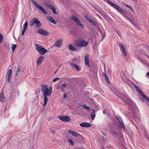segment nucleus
<instances>
[{"label": "nucleus", "instance_id": "obj_49", "mask_svg": "<svg viewBox=\"0 0 149 149\" xmlns=\"http://www.w3.org/2000/svg\"><path fill=\"white\" fill-rule=\"evenodd\" d=\"M146 75L147 76H148V77H149V72H147L146 73Z\"/></svg>", "mask_w": 149, "mask_h": 149}, {"label": "nucleus", "instance_id": "obj_23", "mask_svg": "<svg viewBox=\"0 0 149 149\" xmlns=\"http://www.w3.org/2000/svg\"><path fill=\"white\" fill-rule=\"evenodd\" d=\"M92 111L93 113L91 114V119L92 120H94V118L95 116V111L94 109H93Z\"/></svg>", "mask_w": 149, "mask_h": 149}, {"label": "nucleus", "instance_id": "obj_50", "mask_svg": "<svg viewBox=\"0 0 149 149\" xmlns=\"http://www.w3.org/2000/svg\"><path fill=\"white\" fill-rule=\"evenodd\" d=\"M104 70H105V68H106V67H105V65L104 63Z\"/></svg>", "mask_w": 149, "mask_h": 149}, {"label": "nucleus", "instance_id": "obj_12", "mask_svg": "<svg viewBox=\"0 0 149 149\" xmlns=\"http://www.w3.org/2000/svg\"><path fill=\"white\" fill-rule=\"evenodd\" d=\"M38 32L39 34H41L45 35H47L49 34V33L48 32L42 29H39L38 31Z\"/></svg>", "mask_w": 149, "mask_h": 149}, {"label": "nucleus", "instance_id": "obj_55", "mask_svg": "<svg viewBox=\"0 0 149 149\" xmlns=\"http://www.w3.org/2000/svg\"><path fill=\"white\" fill-rule=\"evenodd\" d=\"M141 100H143V98H141Z\"/></svg>", "mask_w": 149, "mask_h": 149}, {"label": "nucleus", "instance_id": "obj_3", "mask_svg": "<svg viewBox=\"0 0 149 149\" xmlns=\"http://www.w3.org/2000/svg\"><path fill=\"white\" fill-rule=\"evenodd\" d=\"M107 3L109 4L111 6H113V7L115 8L118 11H119L122 15L123 16H125L126 15V12H125L124 10L123 9H122L119 6H118L116 4L113 3L110 1L109 0H108L107 1Z\"/></svg>", "mask_w": 149, "mask_h": 149}, {"label": "nucleus", "instance_id": "obj_30", "mask_svg": "<svg viewBox=\"0 0 149 149\" xmlns=\"http://www.w3.org/2000/svg\"><path fill=\"white\" fill-rule=\"evenodd\" d=\"M120 46L121 49V50L123 52L125 50V48L124 46V45L123 44H120Z\"/></svg>", "mask_w": 149, "mask_h": 149}, {"label": "nucleus", "instance_id": "obj_6", "mask_svg": "<svg viewBox=\"0 0 149 149\" xmlns=\"http://www.w3.org/2000/svg\"><path fill=\"white\" fill-rule=\"evenodd\" d=\"M31 1L32 2L33 4L39 10H41L43 13L45 14H47V13L46 10L40 5L38 3H36L33 0H31Z\"/></svg>", "mask_w": 149, "mask_h": 149}, {"label": "nucleus", "instance_id": "obj_8", "mask_svg": "<svg viewBox=\"0 0 149 149\" xmlns=\"http://www.w3.org/2000/svg\"><path fill=\"white\" fill-rule=\"evenodd\" d=\"M12 74V70L10 69L7 71L5 77L8 83H9L10 82V79Z\"/></svg>", "mask_w": 149, "mask_h": 149}, {"label": "nucleus", "instance_id": "obj_10", "mask_svg": "<svg viewBox=\"0 0 149 149\" xmlns=\"http://www.w3.org/2000/svg\"><path fill=\"white\" fill-rule=\"evenodd\" d=\"M34 24H36L37 27H39L41 26V24L40 21L36 18H33Z\"/></svg>", "mask_w": 149, "mask_h": 149}, {"label": "nucleus", "instance_id": "obj_25", "mask_svg": "<svg viewBox=\"0 0 149 149\" xmlns=\"http://www.w3.org/2000/svg\"><path fill=\"white\" fill-rule=\"evenodd\" d=\"M82 107L85 109H86L88 111H90L91 108L87 106L86 104H84L82 105Z\"/></svg>", "mask_w": 149, "mask_h": 149}, {"label": "nucleus", "instance_id": "obj_27", "mask_svg": "<svg viewBox=\"0 0 149 149\" xmlns=\"http://www.w3.org/2000/svg\"><path fill=\"white\" fill-rule=\"evenodd\" d=\"M17 47L16 45L14 44H13L11 46V47L12 49V51L13 52H14V51L15 48H16Z\"/></svg>", "mask_w": 149, "mask_h": 149}, {"label": "nucleus", "instance_id": "obj_52", "mask_svg": "<svg viewBox=\"0 0 149 149\" xmlns=\"http://www.w3.org/2000/svg\"><path fill=\"white\" fill-rule=\"evenodd\" d=\"M132 1H133L135 2H136V1L137 0H131Z\"/></svg>", "mask_w": 149, "mask_h": 149}, {"label": "nucleus", "instance_id": "obj_20", "mask_svg": "<svg viewBox=\"0 0 149 149\" xmlns=\"http://www.w3.org/2000/svg\"><path fill=\"white\" fill-rule=\"evenodd\" d=\"M71 19L73 20L74 21L76 24L78 23V22L79 21V19L78 18L74 15H72V16H71Z\"/></svg>", "mask_w": 149, "mask_h": 149}, {"label": "nucleus", "instance_id": "obj_45", "mask_svg": "<svg viewBox=\"0 0 149 149\" xmlns=\"http://www.w3.org/2000/svg\"><path fill=\"white\" fill-rule=\"evenodd\" d=\"M67 96V94L66 93H65L63 97L64 98H66Z\"/></svg>", "mask_w": 149, "mask_h": 149}, {"label": "nucleus", "instance_id": "obj_44", "mask_svg": "<svg viewBox=\"0 0 149 149\" xmlns=\"http://www.w3.org/2000/svg\"><path fill=\"white\" fill-rule=\"evenodd\" d=\"M77 60V59L76 58H74L72 60V63H74V61H76Z\"/></svg>", "mask_w": 149, "mask_h": 149}, {"label": "nucleus", "instance_id": "obj_16", "mask_svg": "<svg viewBox=\"0 0 149 149\" xmlns=\"http://www.w3.org/2000/svg\"><path fill=\"white\" fill-rule=\"evenodd\" d=\"M80 126L81 127H88L91 126V125L90 123L84 122L81 123Z\"/></svg>", "mask_w": 149, "mask_h": 149}, {"label": "nucleus", "instance_id": "obj_42", "mask_svg": "<svg viewBox=\"0 0 149 149\" xmlns=\"http://www.w3.org/2000/svg\"><path fill=\"white\" fill-rule=\"evenodd\" d=\"M128 8H130V10L132 11V12H133V8H132V7H131V6H129L128 7Z\"/></svg>", "mask_w": 149, "mask_h": 149}, {"label": "nucleus", "instance_id": "obj_38", "mask_svg": "<svg viewBox=\"0 0 149 149\" xmlns=\"http://www.w3.org/2000/svg\"><path fill=\"white\" fill-rule=\"evenodd\" d=\"M53 12L54 13V14H57V12H56V9L55 8L53 10H52Z\"/></svg>", "mask_w": 149, "mask_h": 149}, {"label": "nucleus", "instance_id": "obj_14", "mask_svg": "<svg viewBox=\"0 0 149 149\" xmlns=\"http://www.w3.org/2000/svg\"><path fill=\"white\" fill-rule=\"evenodd\" d=\"M6 100V97L4 96L3 93L2 91L0 95V101L2 103L5 102Z\"/></svg>", "mask_w": 149, "mask_h": 149}, {"label": "nucleus", "instance_id": "obj_24", "mask_svg": "<svg viewBox=\"0 0 149 149\" xmlns=\"http://www.w3.org/2000/svg\"><path fill=\"white\" fill-rule=\"evenodd\" d=\"M119 127L121 129H125V127L123 122L120 123L119 124Z\"/></svg>", "mask_w": 149, "mask_h": 149}, {"label": "nucleus", "instance_id": "obj_54", "mask_svg": "<svg viewBox=\"0 0 149 149\" xmlns=\"http://www.w3.org/2000/svg\"><path fill=\"white\" fill-rule=\"evenodd\" d=\"M58 70H57L56 71H55L54 72V74H55L56 73V72H57V71H58Z\"/></svg>", "mask_w": 149, "mask_h": 149}, {"label": "nucleus", "instance_id": "obj_34", "mask_svg": "<svg viewBox=\"0 0 149 149\" xmlns=\"http://www.w3.org/2000/svg\"><path fill=\"white\" fill-rule=\"evenodd\" d=\"M117 119L119 121L120 123L123 122V120L121 118L118 117L117 118Z\"/></svg>", "mask_w": 149, "mask_h": 149}, {"label": "nucleus", "instance_id": "obj_48", "mask_svg": "<svg viewBox=\"0 0 149 149\" xmlns=\"http://www.w3.org/2000/svg\"><path fill=\"white\" fill-rule=\"evenodd\" d=\"M60 90L62 91H63V92H65V91L64 89L63 88H62V87H61L60 88Z\"/></svg>", "mask_w": 149, "mask_h": 149}, {"label": "nucleus", "instance_id": "obj_9", "mask_svg": "<svg viewBox=\"0 0 149 149\" xmlns=\"http://www.w3.org/2000/svg\"><path fill=\"white\" fill-rule=\"evenodd\" d=\"M84 61L85 65L87 66V68L89 69L90 68V65L89 64V59L88 55H86L84 57Z\"/></svg>", "mask_w": 149, "mask_h": 149}, {"label": "nucleus", "instance_id": "obj_51", "mask_svg": "<svg viewBox=\"0 0 149 149\" xmlns=\"http://www.w3.org/2000/svg\"><path fill=\"white\" fill-rule=\"evenodd\" d=\"M125 6H126V7L128 8V7L129 6V5H127V4H125Z\"/></svg>", "mask_w": 149, "mask_h": 149}, {"label": "nucleus", "instance_id": "obj_7", "mask_svg": "<svg viewBox=\"0 0 149 149\" xmlns=\"http://www.w3.org/2000/svg\"><path fill=\"white\" fill-rule=\"evenodd\" d=\"M58 118L63 121L68 122L71 121L70 118L68 116H58Z\"/></svg>", "mask_w": 149, "mask_h": 149}, {"label": "nucleus", "instance_id": "obj_4", "mask_svg": "<svg viewBox=\"0 0 149 149\" xmlns=\"http://www.w3.org/2000/svg\"><path fill=\"white\" fill-rule=\"evenodd\" d=\"M35 46L36 50L41 54L43 55L47 52V49L42 47L40 45L36 44Z\"/></svg>", "mask_w": 149, "mask_h": 149}, {"label": "nucleus", "instance_id": "obj_28", "mask_svg": "<svg viewBox=\"0 0 149 149\" xmlns=\"http://www.w3.org/2000/svg\"><path fill=\"white\" fill-rule=\"evenodd\" d=\"M77 24L81 28H83L84 27V25L81 23L80 21H79L78 23H77Z\"/></svg>", "mask_w": 149, "mask_h": 149}, {"label": "nucleus", "instance_id": "obj_36", "mask_svg": "<svg viewBox=\"0 0 149 149\" xmlns=\"http://www.w3.org/2000/svg\"><path fill=\"white\" fill-rule=\"evenodd\" d=\"M49 8L50 9H52V10H53L55 8V7L52 5H50L49 6Z\"/></svg>", "mask_w": 149, "mask_h": 149}, {"label": "nucleus", "instance_id": "obj_2", "mask_svg": "<svg viewBox=\"0 0 149 149\" xmlns=\"http://www.w3.org/2000/svg\"><path fill=\"white\" fill-rule=\"evenodd\" d=\"M88 45V42L83 39L77 41L75 43V45L79 47H86Z\"/></svg>", "mask_w": 149, "mask_h": 149}, {"label": "nucleus", "instance_id": "obj_11", "mask_svg": "<svg viewBox=\"0 0 149 149\" xmlns=\"http://www.w3.org/2000/svg\"><path fill=\"white\" fill-rule=\"evenodd\" d=\"M28 25V23L27 21H26L25 23L23 26V28L22 29V35H23L25 33L27 28Z\"/></svg>", "mask_w": 149, "mask_h": 149}, {"label": "nucleus", "instance_id": "obj_5", "mask_svg": "<svg viewBox=\"0 0 149 149\" xmlns=\"http://www.w3.org/2000/svg\"><path fill=\"white\" fill-rule=\"evenodd\" d=\"M133 85L136 91L140 94L142 96L146 99L149 102V98L147 97L144 94L140 88L134 84H133ZM147 104L149 106V104Z\"/></svg>", "mask_w": 149, "mask_h": 149}, {"label": "nucleus", "instance_id": "obj_46", "mask_svg": "<svg viewBox=\"0 0 149 149\" xmlns=\"http://www.w3.org/2000/svg\"><path fill=\"white\" fill-rule=\"evenodd\" d=\"M66 86V85L65 84H63L62 85V87H65Z\"/></svg>", "mask_w": 149, "mask_h": 149}, {"label": "nucleus", "instance_id": "obj_21", "mask_svg": "<svg viewBox=\"0 0 149 149\" xmlns=\"http://www.w3.org/2000/svg\"><path fill=\"white\" fill-rule=\"evenodd\" d=\"M47 19L51 23L54 24H56V23L54 19L51 17H48Z\"/></svg>", "mask_w": 149, "mask_h": 149}, {"label": "nucleus", "instance_id": "obj_41", "mask_svg": "<svg viewBox=\"0 0 149 149\" xmlns=\"http://www.w3.org/2000/svg\"><path fill=\"white\" fill-rule=\"evenodd\" d=\"M128 8H130V10L132 11V12H133V8H132V7H131V6H129L128 7Z\"/></svg>", "mask_w": 149, "mask_h": 149}, {"label": "nucleus", "instance_id": "obj_43", "mask_svg": "<svg viewBox=\"0 0 149 149\" xmlns=\"http://www.w3.org/2000/svg\"><path fill=\"white\" fill-rule=\"evenodd\" d=\"M123 53L124 55L125 56H127V53L126 52L125 50V51H123Z\"/></svg>", "mask_w": 149, "mask_h": 149}, {"label": "nucleus", "instance_id": "obj_40", "mask_svg": "<svg viewBox=\"0 0 149 149\" xmlns=\"http://www.w3.org/2000/svg\"><path fill=\"white\" fill-rule=\"evenodd\" d=\"M128 8H130V10L132 11V12H133V8H132V7H131V6H129L128 7Z\"/></svg>", "mask_w": 149, "mask_h": 149}, {"label": "nucleus", "instance_id": "obj_31", "mask_svg": "<svg viewBox=\"0 0 149 149\" xmlns=\"http://www.w3.org/2000/svg\"><path fill=\"white\" fill-rule=\"evenodd\" d=\"M29 24L31 26H33L34 25L33 18L31 19L29 23Z\"/></svg>", "mask_w": 149, "mask_h": 149}, {"label": "nucleus", "instance_id": "obj_29", "mask_svg": "<svg viewBox=\"0 0 149 149\" xmlns=\"http://www.w3.org/2000/svg\"><path fill=\"white\" fill-rule=\"evenodd\" d=\"M111 133L113 135H116L117 134L118 132L117 131L113 130L111 131Z\"/></svg>", "mask_w": 149, "mask_h": 149}, {"label": "nucleus", "instance_id": "obj_18", "mask_svg": "<svg viewBox=\"0 0 149 149\" xmlns=\"http://www.w3.org/2000/svg\"><path fill=\"white\" fill-rule=\"evenodd\" d=\"M62 40L59 39V40L56 41L55 43V45L57 47H59L61 46L62 44Z\"/></svg>", "mask_w": 149, "mask_h": 149}, {"label": "nucleus", "instance_id": "obj_19", "mask_svg": "<svg viewBox=\"0 0 149 149\" xmlns=\"http://www.w3.org/2000/svg\"><path fill=\"white\" fill-rule=\"evenodd\" d=\"M44 58L43 56H41L39 57L37 63L38 65H40L42 63V61H43Z\"/></svg>", "mask_w": 149, "mask_h": 149}, {"label": "nucleus", "instance_id": "obj_32", "mask_svg": "<svg viewBox=\"0 0 149 149\" xmlns=\"http://www.w3.org/2000/svg\"><path fill=\"white\" fill-rule=\"evenodd\" d=\"M68 141L72 145H74V142L72 139H69L68 140Z\"/></svg>", "mask_w": 149, "mask_h": 149}, {"label": "nucleus", "instance_id": "obj_22", "mask_svg": "<svg viewBox=\"0 0 149 149\" xmlns=\"http://www.w3.org/2000/svg\"><path fill=\"white\" fill-rule=\"evenodd\" d=\"M69 48L70 49L73 51H76L77 50V49L71 45L69 46Z\"/></svg>", "mask_w": 149, "mask_h": 149}, {"label": "nucleus", "instance_id": "obj_47", "mask_svg": "<svg viewBox=\"0 0 149 149\" xmlns=\"http://www.w3.org/2000/svg\"><path fill=\"white\" fill-rule=\"evenodd\" d=\"M61 88V87H60L59 86H57L56 87V88L58 90H60Z\"/></svg>", "mask_w": 149, "mask_h": 149}, {"label": "nucleus", "instance_id": "obj_26", "mask_svg": "<svg viewBox=\"0 0 149 149\" xmlns=\"http://www.w3.org/2000/svg\"><path fill=\"white\" fill-rule=\"evenodd\" d=\"M21 74V72L20 71V70L19 67L17 68V71L16 72V74L15 76H17L18 74Z\"/></svg>", "mask_w": 149, "mask_h": 149}, {"label": "nucleus", "instance_id": "obj_17", "mask_svg": "<svg viewBox=\"0 0 149 149\" xmlns=\"http://www.w3.org/2000/svg\"><path fill=\"white\" fill-rule=\"evenodd\" d=\"M68 132L70 134L74 136L77 137L79 136V133L71 130H69L68 131Z\"/></svg>", "mask_w": 149, "mask_h": 149}, {"label": "nucleus", "instance_id": "obj_1", "mask_svg": "<svg viewBox=\"0 0 149 149\" xmlns=\"http://www.w3.org/2000/svg\"><path fill=\"white\" fill-rule=\"evenodd\" d=\"M41 89L44 96V103L43 106L45 107L46 106L48 101L47 96H50L52 94V87H51L48 89L47 85H43L42 86Z\"/></svg>", "mask_w": 149, "mask_h": 149}, {"label": "nucleus", "instance_id": "obj_15", "mask_svg": "<svg viewBox=\"0 0 149 149\" xmlns=\"http://www.w3.org/2000/svg\"><path fill=\"white\" fill-rule=\"evenodd\" d=\"M85 17L86 20L88 21L91 24L94 26H95L96 24L87 15H85Z\"/></svg>", "mask_w": 149, "mask_h": 149}, {"label": "nucleus", "instance_id": "obj_53", "mask_svg": "<svg viewBox=\"0 0 149 149\" xmlns=\"http://www.w3.org/2000/svg\"><path fill=\"white\" fill-rule=\"evenodd\" d=\"M126 18L129 20V21H130V18H129V17H128L127 18Z\"/></svg>", "mask_w": 149, "mask_h": 149}, {"label": "nucleus", "instance_id": "obj_13", "mask_svg": "<svg viewBox=\"0 0 149 149\" xmlns=\"http://www.w3.org/2000/svg\"><path fill=\"white\" fill-rule=\"evenodd\" d=\"M70 64L72 65L73 68H74L77 71H79L81 69V67L79 66L78 65H77L76 64L72 62H70Z\"/></svg>", "mask_w": 149, "mask_h": 149}, {"label": "nucleus", "instance_id": "obj_33", "mask_svg": "<svg viewBox=\"0 0 149 149\" xmlns=\"http://www.w3.org/2000/svg\"><path fill=\"white\" fill-rule=\"evenodd\" d=\"M3 39V35L0 33V44H1L2 41Z\"/></svg>", "mask_w": 149, "mask_h": 149}, {"label": "nucleus", "instance_id": "obj_35", "mask_svg": "<svg viewBox=\"0 0 149 149\" xmlns=\"http://www.w3.org/2000/svg\"><path fill=\"white\" fill-rule=\"evenodd\" d=\"M103 75L104 77L105 78L106 80H109L108 78L107 75L105 73L103 74Z\"/></svg>", "mask_w": 149, "mask_h": 149}, {"label": "nucleus", "instance_id": "obj_39", "mask_svg": "<svg viewBox=\"0 0 149 149\" xmlns=\"http://www.w3.org/2000/svg\"><path fill=\"white\" fill-rule=\"evenodd\" d=\"M51 132L52 133L54 134L55 133V130L52 129L51 130Z\"/></svg>", "mask_w": 149, "mask_h": 149}, {"label": "nucleus", "instance_id": "obj_37", "mask_svg": "<svg viewBox=\"0 0 149 149\" xmlns=\"http://www.w3.org/2000/svg\"><path fill=\"white\" fill-rule=\"evenodd\" d=\"M59 79H60V78L58 77L55 78L53 80V82H55L57 81H58V80Z\"/></svg>", "mask_w": 149, "mask_h": 149}]
</instances>
